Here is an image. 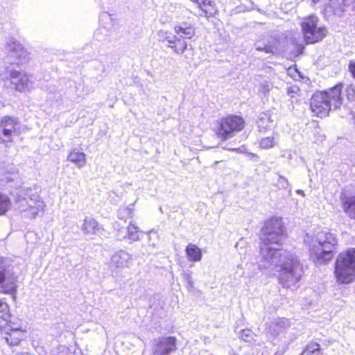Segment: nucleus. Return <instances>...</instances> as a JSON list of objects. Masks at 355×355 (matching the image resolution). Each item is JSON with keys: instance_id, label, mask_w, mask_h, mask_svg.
<instances>
[{"instance_id": "obj_1", "label": "nucleus", "mask_w": 355, "mask_h": 355, "mask_svg": "<svg viewBox=\"0 0 355 355\" xmlns=\"http://www.w3.org/2000/svg\"><path fill=\"white\" fill-rule=\"evenodd\" d=\"M286 236V227L282 218H273L265 223L259 237L258 266L267 275L274 276L278 273L279 283L283 287L291 288L302 278V266L291 252L272 246L281 245Z\"/></svg>"}, {"instance_id": "obj_2", "label": "nucleus", "mask_w": 355, "mask_h": 355, "mask_svg": "<svg viewBox=\"0 0 355 355\" xmlns=\"http://www.w3.org/2000/svg\"><path fill=\"white\" fill-rule=\"evenodd\" d=\"M338 241L336 235L327 230L318 232L310 245V257L316 265L328 263L337 250Z\"/></svg>"}, {"instance_id": "obj_3", "label": "nucleus", "mask_w": 355, "mask_h": 355, "mask_svg": "<svg viewBox=\"0 0 355 355\" xmlns=\"http://www.w3.org/2000/svg\"><path fill=\"white\" fill-rule=\"evenodd\" d=\"M343 84L340 83L327 90L315 93L310 102L311 111L322 118L327 116L332 109L340 107L343 104Z\"/></svg>"}, {"instance_id": "obj_4", "label": "nucleus", "mask_w": 355, "mask_h": 355, "mask_svg": "<svg viewBox=\"0 0 355 355\" xmlns=\"http://www.w3.org/2000/svg\"><path fill=\"white\" fill-rule=\"evenodd\" d=\"M335 275L337 281L349 284L355 277V248L341 252L335 262Z\"/></svg>"}, {"instance_id": "obj_5", "label": "nucleus", "mask_w": 355, "mask_h": 355, "mask_svg": "<svg viewBox=\"0 0 355 355\" xmlns=\"http://www.w3.org/2000/svg\"><path fill=\"white\" fill-rule=\"evenodd\" d=\"M15 205L23 217L31 219L42 211L44 203L37 193L28 189L17 196Z\"/></svg>"}, {"instance_id": "obj_6", "label": "nucleus", "mask_w": 355, "mask_h": 355, "mask_svg": "<svg viewBox=\"0 0 355 355\" xmlns=\"http://www.w3.org/2000/svg\"><path fill=\"white\" fill-rule=\"evenodd\" d=\"M320 19L315 15L302 19L300 22L304 41L306 44H315L322 41L327 34V28L319 25Z\"/></svg>"}, {"instance_id": "obj_7", "label": "nucleus", "mask_w": 355, "mask_h": 355, "mask_svg": "<svg viewBox=\"0 0 355 355\" xmlns=\"http://www.w3.org/2000/svg\"><path fill=\"white\" fill-rule=\"evenodd\" d=\"M17 276L7 258L0 257V293L15 295Z\"/></svg>"}, {"instance_id": "obj_8", "label": "nucleus", "mask_w": 355, "mask_h": 355, "mask_svg": "<svg viewBox=\"0 0 355 355\" xmlns=\"http://www.w3.org/2000/svg\"><path fill=\"white\" fill-rule=\"evenodd\" d=\"M244 126L245 121L241 116L228 115L220 119L216 133L222 140H226L233 137L235 133L242 130Z\"/></svg>"}, {"instance_id": "obj_9", "label": "nucleus", "mask_w": 355, "mask_h": 355, "mask_svg": "<svg viewBox=\"0 0 355 355\" xmlns=\"http://www.w3.org/2000/svg\"><path fill=\"white\" fill-rule=\"evenodd\" d=\"M177 349V339L174 336H160L154 338L152 355H170Z\"/></svg>"}, {"instance_id": "obj_10", "label": "nucleus", "mask_w": 355, "mask_h": 355, "mask_svg": "<svg viewBox=\"0 0 355 355\" xmlns=\"http://www.w3.org/2000/svg\"><path fill=\"white\" fill-rule=\"evenodd\" d=\"M19 125V120L15 116H5L0 121V143L12 142V133L15 132Z\"/></svg>"}, {"instance_id": "obj_11", "label": "nucleus", "mask_w": 355, "mask_h": 355, "mask_svg": "<svg viewBox=\"0 0 355 355\" xmlns=\"http://www.w3.org/2000/svg\"><path fill=\"white\" fill-rule=\"evenodd\" d=\"M6 48L8 51V56L12 60L10 63L19 64L26 62L28 59L27 51L15 39H10Z\"/></svg>"}, {"instance_id": "obj_12", "label": "nucleus", "mask_w": 355, "mask_h": 355, "mask_svg": "<svg viewBox=\"0 0 355 355\" xmlns=\"http://www.w3.org/2000/svg\"><path fill=\"white\" fill-rule=\"evenodd\" d=\"M10 77L11 84L17 91L26 92L33 87V78L31 75L22 73L17 71H12Z\"/></svg>"}, {"instance_id": "obj_13", "label": "nucleus", "mask_w": 355, "mask_h": 355, "mask_svg": "<svg viewBox=\"0 0 355 355\" xmlns=\"http://www.w3.org/2000/svg\"><path fill=\"white\" fill-rule=\"evenodd\" d=\"M1 332L6 334L4 337L6 343L10 345H17L24 337V332L19 327H14L9 322L0 329Z\"/></svg>"}, {"instance_id": "obj_14", "label": "nucleus", "mask_w": 355, "mask_h": 355, "mask_svg": "<svg viewBox=\"0 0 355 355\" xmlns=\"http://www.w3.org/2000/svg\"><path fill=\"white\" fill-rule=\"evenodd\" d=\"M132 256L125 250L115 252L111 257L110 266L115 268H128L131 263Z\"/></svg>"}, {"instance_id": "obj_15", "label": "nucleus", "mask_w": 355, "mask_h": 355, "mask_svg": "<svg viewBox=\"0 0 355 355\" xmlns=\"http://www.w3.org/2000/svg\"><path fill=\"white\" fill-rule=\"evenodd\" d=\"M175 33L179 35V37L190 39L195 35L194 27L186 22L180 23L174 27Z\"/></svg>"}, {"instance_id": "obj_16", "label": "nucleus", "mask_w": 355, "mask_h": 355, "mask_svg": "<svg viewBox=\"0 0 355 355\" xmlns=\"http://www.w3.org/2000/svg\"><path fill=\"white\" fill-rule=\"evenodd\" d=\"M193 2H195L198 4L199 7L201 8L202 14L201 16H205L206 17H212L216 12L215 9V3L210 0H191Z\"/></svg>"}, {"instance_id": "obj_17", "label": "nucleus", "mask_w": 355, "mask_h": 355, "mask_svg": "<svg viewBox=\"0 0 355 355\" xmlns=\"http://www.w3.org/2000/svg\"><path fill=\"white\" fill-rule=\"evenodd\" d=\"M80 229L85 234H94L98 230V223L93 218L86 216L83 220Z\"/></svg>"}, {"instance_id": "obj_18", "label": "nucleus", "mask_w": 355, "mask_h": 355, "mask_svg": "<svg viewBox=\"0 0 355 355\" xmlns=\"http://www.w3.org/2000/svg\"><path fill=\"white\" fill-rule=\"evenodd\" d=\"M272 123L273 119L270 111L261 113L257 121V127L260 132H265L270 126V124Z\"/></svg>"}, {"instance_id": "obj_19", "label": "nucleus", "mask_w": 355, "mask_h": 355, "mask_svg": "<svg viewBox=\"0 0 355 355\" xmlns=\"http://www.w3.org/2000/svg\"><path fill=\"white\" fill-rule=\"evenodd\" d=\"M269 330L273 336H277L280 331L286 329L290 327V322L286 318H278L274 323H272Z\"/></svg>"}, {"instance_id": "obj_20", "label": "nucleus", "mask_w": 355, "mask_h": 355, "mask_svg": "<svg viewBox=\"0 0 355 355\" xmlns=\"http://www.w3.org/2000/svg\"><path fill=\"white\" fill-rule=\"evenodd\" d=\"M67 159L73 162L79 168H82L86 163L85 153L80 152L77 149H73L71 151L67 157Z\"/></svg>"}, {"instance_id": "obj_21", "label": "nucleus", "mask_w": 355, "mask_h": 355, "mask_svg": "<svg viewBox=\"0 0 355 355\" xmlns=\"http://www.w3.org/2000/svg\"><path fill=\"white\" fill-rule=\"evenodd\" d=\"M10 318L9 306L5 301L0 299V329L9 322Z\"/></svg>"}, {"instance_id": "obj_22", "label": "nucleus", "mask_w": 355, "mask_h": 355, "mask_svg": "<svg viewBox=\"0 0 355 355\" xmlns=\"http://www.w3.org/2000/svg\"><path fill=\"white\" fill-rule=\"evenodd\" d=\"M169 48L173 49L177 54H182L187 49L188 44L184 38L178 37L175 35L173 43L168 45Z\"/></svg>"}, {"instance_id": "obj_23", "label": "nucleus", "mask_w": 355, "mask_h": 355, "mask_svg": "<svg viewBox=\"0 0 355 355\" xmlns=\"http://www.w3.org/2000/svg\"><path fill=\"white\" fill-rule=\"evenodd\" d=\"M185 251L189 260L193 261H199L201 260V250L196 245L189 243L187 246Z\"/></svg>"}, {"instance_id": "obj_24", "label": "nucleus", "mask_w": 355, "mask_h": 355, "mask_svg": "<svg viewBox=\"0 0 355 355\" xmlns=\"http://www.w3.org/2000/svg\"><path fill=\"white\" fill-rule=\"evenodd\" d=\"M343 209L349 217L355 220V195L343 202Z\"/></svg>"}, {"instance_id": "obj_25", "label": "nucleus", "mask_w": 355, "mask_h": 355, "mask_svg": "<svg viewBox=\"0 0 355 355\" xmlns=\"http://www.w3.org/2000/svg\"><path fill=\"white\" fill-rule=\"evenodd\" d=\"M322 354L320 345L314 342L309 343L304 351L302 352V355H321Z\"/></svg>"}, {"instance_id": "obj_26", "label": "nucleus", "mask_w": 355, "mask_h": 355, "mask_svg": "<svg viewBox=\"0 0 355 355\" xmlns=\"http://www.w3.org/2000/svg\"><path fill=\"white\" fill-rule=\"evenodd\" d=\"M338 3H335L334 0H330L331 6L334 9L335 12H343L345 7L349 3L355 1V0H337Z\"/></svg>"}, {"instance_id": "obj_27", "label": "nucleus", "mask_w": 355, "mask_h": 355, "mask_svg": "<svg viewBox=\"0 0 355 355\" xmlns=\"http://www.w3.org/2000/svg\"><path fill=\"white\" fill-rule=\"evenodd\" d=\"M128 238L132 241H137L139 239V227L132 223H130L128 227Z\"/></svg>"}, {"instance_id": "obj_28", "label": "nucleus", "mask_w": 355, "mask_h": 355, "mask_svg": "<svg viewBox=\"0 0 355 355\" xmlns=\"http://www.w3.org/2000/svg\"><path fill=\"white\" fill-rule=\"evenodd\" d=\"M11 202L9 198L0 193V215L4 214L10 207Z\"/></svg>"}, {"instance_id": "obj_29", "label": "nucleus", "mask_w": 355, "mask_h": 355, "mask_svg": "<svg viewBox=\"0 0 355 355\" xmlns=\"http://www.w3.org/2000/svg\"><path fill=\"white\" fill-rule=\"evenodd\" d=\"M276 144L275 138L273 137H267L262 138L259 142L260 148L263 149H268L273 147Z\"/></svg>"}, {"instance_id": "obj_30", "label": "nucleus", "mask_w": 355, "mask_h": 355, "mask_svg": "<svg viewBox=\"0 0 355 355\" xmlns=\"http://www.w3.org/2000/svg\"><path fill=\"white\" fill-rule=\"evenodd\" d=\"M276 186L279 189H288L289 193L291 192V189L290 188L288 180H287L286 178H285L282 175H279V178L277 181Z\"/></svg>"}, {"instance_id": "obj_31", "label": "nucleus", "mask_w": 355, "mask_h": 355, "mask_svg": "<svg viewBox=\"0 0 355 355\" xmlns=\"http://www.w3.org/2000/svg\"><path fill=\"white\" fill-rule=\"evenodd\" d=\"M157 36L159 41H167L168 44H172L175 38V35H171V33L164 31H159L157 33Z\"/></svg>"}, {"instance_id": "obj_32", "label": "nucleus", "mask_w": 355, "mask_h": 355, "mask_svg": "<svg viewBox=\"0 0 355 355\" xmlns=\"http://www.w3.org/2000/svg\"><path fill=\"white\" fill-rule=\"evenodd\" d=\"M255 48L257 51H265L266 53H274L277 51V48L272 45L261 44L259 42L255 44Z\"/></svg>"}, {"instance_id": "obj_33", "label": "nucleus", "mask_w": 355, "mask_h": 355, "mask_svg": "<svg viewBox=\"0 0 355 355\" xmlns=\"http://www.w3.org/2000/svg\"><path fill=\"white\" fill-rule=\"evenodd\" d=\"M253 333L250 329L243 330L240 333V337L242 340L246 342L250 341L252 339Z\"/></svg>"}, {"instance_id": "obj_34", "label": "nucleus", "mask_w": 355, "mask_h": 355, "mask_svg": "<svg viewBox=\"0 0 355 355\" xmlns=\"http://www.w3.org/2000/svg\"><path fill=\"white\" fill-rule=\"evenodd\" d=\"M345 93L349 101H354L355 98V88L353 86H348L345 89Z\"/></svg>"}, {"instance_id": "obj_35", "label": "nucleus", "mask_w": 355, "mask_h": 355, "mask_svg": "<svg viewBox=\"0 0 355 355\" xmlns=\"http://www.w3.org/2000/svg\"><path fill=\"white\" fill-rule=\"evenodd\" d=\"M183 278L187 283L188 287L192 288L193 286V283L191 278V272L190 271L184 272Z\"/></svg>"}, {"instance_id": "obj_36", "label": "nucleus", "mask_w": 355, "mask_h": 355, "mask_svg": "<svg viewBox=\"0 0 355 355\" xmlns=\"http://www.w3.org/2000/svg\"><path fill=\"white\" fill-rule=\"evenodd\" d=\"M300 92V89L296 85H293L287 89V94L288 96H290L291 98L294 97V95L297 94Z\"/></svg>"}, {"instance_id": "obj_37", "label": "nucleus", "mask_w": 355, "mask_h": 355, "mask_svg": "<svg viewBox=\"0 0 355 355\" xmlns=\"http://www.w3.org/2000/svg\"><path fill=\"white\" fill-rule=\"evenodd\" d=\"M270 88L271 84L268 82H265L261 85L260 92L266 95L270 92Z\"/></svg>"}, {"instance_id": "obj_38", "label": "nucleus", "mask_w": 355, "mask_h": 355, "mask_svg": "<svg viewBox=\"0 0 355 355\" xmlns=\"http://www.w3.org/2000/svg\"><path fill=\"white\" fill-rule=\"evenodd\" d=\"M349 71L352 74V76L355 78V62L351 60L348 65Z\"/></svg>"}, {"instance_id": "obj_39", "label": "nucleus", "mask_w": 355, "mask_h": 355, "mask_svg": "<svg viewBox=\"0 0 355 355\" xmlns=\"http://www.w3.org/2000/svg\"><path fill=\"white\" fill-rule=\"evenodd\" d=\"M243 148H244L243 147L242 148H233L232 150V151H234V152H236V153H243Z\"/></svg>"}, {"instance_id": "obj_40", "label": "nucleus", "mask_w": 355, "mask_h": 355, "mask_svg": "<svg viewBox=\"0 0 355 355\" xmlns=\"http://www.w3.org/2000/svg\"><path fill=\"white\" fill-rule=\"evenodd\" d=\"M297 193L302 195V196H304V193L302 190H297Z\"/></svg>"}, {"instance_id": "obj_41", "label": "nucleus", "mask_w": 355, "mask_h": 355, "mask_svg": "<svg viewBox=\"0 0 355 355\" xmlns=\"http://www.w3.org/2000/svg\"><path fill=\"white\" fill-rule=\"evenodd\" d=\"M248 154H249V155H250V156H251V157H257V155H256L255 154H254V153H248Z\"/></svg>"}, {"instance_id": "obj_42", "label": "nucleus", "mask_w": 355, "mask_h": 355, "mask_svg": "<svg viewBox=\"0 0 355 355\" xmlns=\"http://www.w3.org/2000/svg\"><path fill=\"white\" fill-rule=\"evenodd\" d=\"M311 1H312V2H313L314 4H315V3H317L320 0H311Z\"/></svg>"}, {"instance_id": "obj_43", "label": "nucleus", "mask_w": 355, "mask_h": 355, "mask_svg": "<svg viewBox=\"0 0 355 355\" xmlns=\"http://www.w3.org/2000/svg\"><path fill=\"white\" fill-rule=\"evenodd\" d=\"M3 107V103L0 101V109Z\"/></svg>"}, {"instance_id": "obj_44", "label": "nucleus", "mask_w": 355, "mask_h": 355, "mask_svg": "<svg viewBox=\"0 0 355 355\" xmlns=\"http://www.w3.org/2000/svg\"><path fill=\"white\" fill-rule=\"evenodd\" d=\"M17 355H31L28 353H26V354H17Z\"/></svg>"}, {"instance_id": "obj_45", "label": "nucleus", "mask_w": 355, "mask_h": 355, "mask_svg": "<svg viewBox=\"0 0 355 355\" xmlns=\"http://www.w3.org/2000/svg\"><path fill=\"white\" fill-rule=\"evenodd\" d=\"M230 355H237L235 353H230Z\"/></svg>"}]
</instances>
